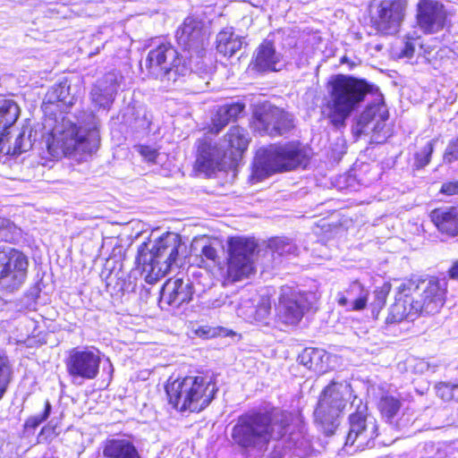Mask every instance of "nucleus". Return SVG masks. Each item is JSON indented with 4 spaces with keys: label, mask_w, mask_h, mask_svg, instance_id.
Listing matches in <instances>:
<instances>
[{
    "label": "nucleus",
    "mask_w": 458,
    "mask_h": 458,
    "mask_svg": "<svg viewBox=\"0 0 458 458\" xmlns=\"http://www.w3.org/2000/svg\"><path fill=\"white\" fill-rule=\"evenodd\" d=\"M88 127L77 126L68 118H63L48 136L46 144L50 156L58 158L64 155L75 157L77 155H90L99 146L98 121L94 115L89 116Z\"/></svg>",
    "instance_id": "1"
},
{
    "label": "nucleus",
    "mask_w": 458,
    "mask_h": 458,
    "mask_svg": "<svg viewBox=\"0 0 458 458\" xmlns=\"http://www.w3.org/2000/svg\"><path fill=\"white\" fill-rule=\"evenodd\" d=\"M444 290L437 280H403L397 286L392 313L396 319L412 317L420 312L434 314L444 305Z\"/></svg>",
    "instance_id": "2"
},
{
    "label": "nucleus",
    "mask_w": 458,
    "mask_h": 458,
    "mask_svg": "<svg viewBox=\"0 0 458 458\" xmlns=\"http://www.w3.org/2000/svg\"><path fill=\"white\" fill-rule=\"evenodd\" d=\"M288 415L273 408L265 412H252L240 418L233 437L241 445L263 449L271 439H278L286 432Z\"/></svg>",
    "instance_id": "3"
},
{
    "label": "nucleus",
    "mask_w": 458,
    "mask_h": 458,
    "mask_svg": "<svg viewBox=\"0 0 458 458\" xmlns=\"http://www.w3.org/2000/svg\"><path fill=\"white\" fill-rule=\"evenodd\" d=\"M327 89L329 98L323 106V113L333 125L339 127L364 101L370 85L364 80L337 74L330 78Z\"/></svg>",
    "instance_id": "4"
},
{
    "label": "nucleus",
    "mask_w": 458,
    "mask_h": 458,
    "mask_svg": "<svg viewBox=\"0 0 458 458\" xmlns=\"http://www.w3.org/2000/svg\"><path fill=\"white\" fill-rule=\"evenodd\" d=\"M182 248L181 236L175 233L163 234L151 248L142 243L138 250L137 262L141 266L145 281L154 284L173 267H181Z\"/></svg>",
    "instance_id": "5"
},
{
    "label": "nucleus",
    "mask_w": 458,
    "mask_h": 458,
    "mask_svg": "<svg viewBox=\"0 0 458 458\" xmlns=\"http://www.w3.org/2000/svg\"><path fill=\"white\" fill-rule=\"evenodd\" d=\"M308 157L307 150L297 141L271 144L257 151L252 177L262 181L273 174L296 169L305 165Z\"/></svg>",
    "instance_id": "6"
},
{
    "label": "nucleus",
    "mask_w": 458,
    "mask_h": 458,
    "mask_svg": "<svg viewBox=\"0 0 458 458\" xmlns=\"http://www.w3.org/2000/svg\"><path fill=\"white\" fill-rule=\"evenodd\" d=\"M169 403L180 411L199 412L211 402L215 386L202 377H186L165 386Z\"/></svg>",
    "instance_id": "7"
},
{
    "label": "nucleus",
    "mask_w": 458,
    "mask_h": 458,
    "mask_svg": "<svg viewBox=\"0 0 458 458\" xmlns=\"http://www.w3.org/2000/svg\"><path fill=\"white\" fill-rule=\"evenodd\" d=\"M29 259L21 250L11 247H0V289L14 293L26 282Z\"/></svg>",
    "instance_id": "8"
},
{
    "label": "nucleus",
    "mask_w": 458,
    "mask_h": 458,
    "mask_svg": "<svg viewBox=\"0 0 458 458\" xmlns=\"http://www.w3.org/2000/svg\"><path fill=\"white\" fill-rule=\"evenodd\" d=\"M351 386L345 382H332L322 392L314 411L316 421L322 425L334 426L335 419L351 397Z\"/></svg>",
    "instance_id": "9"
},
{
    "label": "nucleus",
    "mask_w": 458,
    "mask_h": 458,
    "mask_svg": "<svg viewBox=\"0 0 458 458\" xmlns=\"http://www.w3.org/2000/svg\"><path fill=\"white\" fill-rule=\"evenodd\" d=\"M176 39L183 53L190 58L203 57L208 40V29L205 21L196 16H188L176 30Z\"/></svg>",
    "instance_id": "10"
},
{
    "label": "nucleus",
    "mask_w": 458,
    "mask_h": 458,
    "mask_svg": "<svg viewBox=\"0 0 458 458\" xmlns=\"http://www.w3.org/2000/svg\"><path fill=\"white\" fill-rule=\"evenodd\" d=\"M253 127L261 135L283 136L293 128V116L284 109L269 104L256 108Z\"/></svg>",
    "instance_id": "11"
},
{
    "label": "nucleus",
    "mask_w": 458,
    "mask_h": 458,
    "mask_svg": "<svg viewBox=\"0 0 458 458\" xmlns=\"http://www.w3.org/2000/svg\"><path fill=\"white\" fill-rule=\"evenodd\" d=\"M213 141L208 136L199 140L195 169L199 173L210 177L216 171L225 170V161L227 150L229 149V140Z\"/></svg>",
    "instance_id": "12"
},
{
    "label": "nucleus",
    "mask_w": 458,
    "mask_h": 458,
    "mask_svg": "<svg viewBox=\"0 0 458 458\" xmlns=\"http://www.w3.org/2000/svg\"><path fill=\"white\" fill-rule=\"evenodd\" d=\"M175 57H177V50L174 47L168 42H164L148 52L145 65L148 73L155 79L167 84L174 83L188 74V68L184 65L177 66L174 72H171V68L167 69L164 66L165 59Z\"/></svg>",
    "instance_id": "13"
},
{
    "label": "nucleus",
    "mask_w": 458,
    "mask_h": 458,
    "mask_svg": "<svg viewBox=\"0 0 458 458\" xmlns=\"http://www.w3.org/2000/svg\"><path fill=\"white\" fill-rule=\"evenodd\" d=\"M101 358L98 350L74 348L65 360V368L73 384L95 379L99 373Z\"/></svg>",
    "instance_id": "14"
},
{
    "label": "nucleus",
    "mask_w": 458,
    "mask_h": 458,
    "mask_svg": "<svg viewBox=\"0 0 458 458\" xmlns=\"http://www.w3.org/2000/svg\"><path fill=\"white\" fill-rule=\"evenodd\" d=\"M231 281H241L254 273L257 243L253 239L231 236Z\"/></svg>",
    "instance_id": "15"
},
{
    "label": "nucleus",
    "mask_w": 458,
    "mask_h": 458,
    "mask_svg": "<svg viewBox=\"0 0 458 458\" xmlns=\"http://www.w3.org/2000/svg\"><path fill=\"white\" fill-rule=\"evenodd\" d=\"M314 299L310 293H302L291 286H283L277 306V318L285 325H296Z\"/></svg>",
    "instance_id": "16"
},
{
    "label": "nucleus",
    "mask_w": 458,
    "mask_h": 458,
    "mask_svg": "<svg viewBox=\"0 0 458 458\" xmlns=\"http://www.w3.org/2000/svg\"><path fill=\"white\" fill-rule=\"evenodd\" d=\"M377 422L373 416L362 412L352 414L345 445L353 448L351 452L372 447L374 440L377 437Z\"/></svg>",
    "instance_id": "17"
},
{
    "label": "nucleus",
    "mask_w": 458,
    "mask_h": 458,
    "mask_svg": "<svg viewBox=\"0 0 458 458\" xmlns=\"http://www.w3.org/2000/svg\"><path fill=\"white\" fill-rule=\"evenodd\" d=\"M405 9V0L381 1L374 18L377 30L386 35L396 33L403 21Z\"/></svg>",
    "instance_id": "18"
},
{
    "label": "nucleus",
    "mask_w": 458,
    "mask_h": 458,
    "mask_svg": "<svg viewBox=\"0 0 458 458\" xmlns=\"http://www.w3.org/2000/svg\"><path fill=\"white\" fill-rule=\"evenodd\" d=\"M447 13L441 2L420 0L417 4L416 20L419 28L425 33L433 34L443 30Z\"/></svg>",
    "instance_id": "19"
},
{
    "label": "nucleus",
    "mask_w": 458,
    "mask_h": 458,
    "mask_svg": "<svg viewBox=\"0 0 458 458\" xmlns=\"http://www.w3.org/2000/svg\"><path fill=\"white\" fill-rule=\"evenodd\" d=\"M271 310V301L267 296L259 298L255 305L250 293H243L235 307L237 316L250 323L267 325Z\"/></svg>",
    "instance_id": "20"
},
{
    "label": "nucleus",
    "mask_w": 458,
    "mask_h": 458,
    "mask_svg": "<svg viewBox=\"0 0 458 458\" xmlns=\"http://www.w3.org/2000/svg\"><path fill=\"white\" fill-rule=\"evenodd\" d=\"M193 293V286L190 279L186 281L182 278L168 280L162 288L160 302L179 308L184 303H189Z\"/></svg>",
    "instance_id": "21"
},
{
    "label": "nucleus",
    "mask_w": 458,
    "mask_h": 458,
    "mask_svg": "<svg viewBox=\"0 0 458 458\" xmlns=\"http://www.w3.org/2000/svg\"><path fill=\"white\" fill-rule=\"evenodd\" d=\"M119 74L115 72H106L93 85L90 91L91 101L98 107L109 108L114 100L118 89Z\"/></svg>",
    "instance_id": "22"
},
{
    "label": "nucleus",
    "mask_w": 458,
    "mask_h": 458,
    "mask_svg": "<svg viewBox=\"0 0 458 458\" xmlns=\"http://www.w3.org/2000/svg\"><path fill=\"white\" fill-rule=\"evenodd\" d=\"M196 264L200 267L213 268L215 275L220 276L225 286L229 278V254L221 259L218 250L212 244L201 248V255L196 259Z\"/></svg>",
    "instance_id": "23"
},
{
    "label": "nucleus",
    "mask_w": 458,
    "mask_h": 458,
    "mask_svg": "<svg viewBox=\"0 0 458 458\" xmlns=\"http://www.w3.org/2000/svg\"><path fill=\"white\" fill-rule=\"evenodd\" d=\"M253 66L259 72H276L283 66L282 55L276 52L273 43L264 40L257 48Z\"/></svg>",
    "instance_id": "24"
},
{
    "label": "nucleus",
    "mask_w": 458,
    "mask_h": 458,
    "mask_svg": "<svg viewBox=\"0 0 458 458\" xmlns=\"http://www.w3.org/2000/svg\"><path fill=\"white\" fill-rule=\"evenodd\" d=\"M432 223L437 230L449 236L458 234V207H442L430 212Z\"/></svg>",
    "instance_id": "25"
},
{
    "label": "nucleus",
    "mask_w": 458,
    "mask_h": 458,
    "mask_svg": "<svg viewBox=\"0 0 458 458\" xmlns=\"http://www.w3.org/2000/svg\"><path fill=\"white\" fill-rule=\"evenodd\" d=\"M387 119L388 110L384 103L382 95H378L361 113L359 124L366 127L369 123H374L371 129L374 131L379 132L384 127L385 121Z\"/></svg>",
    "instance_id": "26"
},
{
    "label": "nucleus",
    "mask_w": 458,
    "mask_h": 458,
    "mask_svg": "<svg viewBox=\"0 0 458 458\" xmlns=\"http://www.w3.org/2000/svg\"><path fill=\"white\" fill-rule=\"evenodd\" d=\"M369 291L358 281L352 282L345 293H339L337 302L340 306H350L352 310H363L368 301Z\"/></svg>",
    "instance_id": "27"
},
{
    "label": "nucleus",
    "mask_w": 458,
    "mask_h": 458,
    "mask_svg": "<svg viewBox=\"0 0 458 458\" xmlns=\"http://www.w3.org/2000/svg\"><path fill=\"white\" fill-rule=\"evenodd\" d=\"M78 98V91L72 90L67 80L54 85L46 94L44 101L48 104L60 103L62 106H73Z\"/></svg>",
    "instance_id": "28"
},
{
    "label": "nucleus",
    "mask_w": 458,
    "mask_h": 458,
    "mask_svg": "<svg viewBox=\"0 0 458 458\" xmlns=\"http://www.w3.org/2000/svg\"><path fill=\"white\" fill-rule=\"evenodd\" d=\"M20 112V107L14 100L0 97V140L6 136L7 130L16 123Z\"/></svg>",
    "instance_id": "29"
},
{
    "label": "nucleus",
    "mask_w": 458,
    "mask_h": 458,
    "mask_svg": "<svg viewBox=\"0 0 458 458\" xmlns=\"http://www.w3.org/2000/svg\"><path fill=\"white\" fill-rule=\"evenodd\" d=\"M231 168L238 165L244 153L247 151L250 142L246 130L239 126H231Z\"/></svg>",
    "instance_id": "30"
},
{
    "label": "nucleus",
    "mask_w": 458,
    "mask_h": 458,
    "mask_svg": "<svg viewBox=\"0 0 458 458\" xmlns=\"http://www.w3.org/2000/svg\"><path fill=\"white\" fill-rule=\"evenodd\" d=\"M301 362L310 369L325 372L327 369L328 353L318 348H306L299 357Z\"/></svg>",
    "instance_id": "31"
},
{
    "label": "nucleus",
    "mask_w": 458,
    "mask_h": 458,
    "mask_svg": "<svg viewBox=\"0 0 458 458\" xmlns=\"http://www.w3.org/2000/svg\"><path fill=\"white\" fill-rule=\"evenodd\" d=\"M401 406L399 398L392 394L383 395L378 403L382 416L389 421L398 415Z\"/></svg>",
    "instance_id": "32"
},
{
    "label": "nucleus",
    "mask_w": 458,
    "mask_h": 458,
    "mask_svg": "<svg viewBox=\"0 0 458 458\" xmlns=\"http://www.w3.org/2000/svg\"><path fill=\"white\" fill-rule=\"evenodd\" d=\"M13 369L7 356L0 354V400L6 392L11 381Z\"/></svg>",
    "instance_id": "33"
},
{
    "label": "nucleus",
    "mask_w": 458,
    "mask_h": 458,
    "mask_svg": "<svg viewBox=\"0 0 458 458\" xmlns=\"http://www.w3.org/2000/svg\"><path fill=\"white\" fill-rule=\"evenodd\" d=\"M32 130L24 127L15 139L13 154H21L30 150L32 147Z\"/></svg>",
    "instance_id": "34"
},
{
    "label": "nucleus",
    "mask_w": 458,
    "mask_h": 458,
    "mask_svg": "<svg viewBox=\"0 0 458 458\" xmlns=\"http://www.w3.org/2000/svg\"><path fill=\"white\" fill-rule=\"evenodd\" d=\"M296 250V246L292 242L284 239H275L270 242L267 253L269 255L276 253L278 256H284L287 254H294Z\"/></svg>",
    "instance_id": "35"
},
{
    "label": "nucleus",
    "mask_w": 458,
    "mask_h": 458,
    "mask_svg": "<svg viewBox=\"0 0 458 458\" xmlns=\"http://www.w3.org/2000/svg\"><path fill=\"white\" fill-rule=\"evenodd\" d=\"M194 334L203 339H210L218 336L229 335V329L224 327L199 326L194 330Z\"/></svg>",
    "instance_id": "36"
},
{
    "label": "nucleus",
    "mask_w": 458,
    "mask_h": 458,
    "mask_svg": "<svg viewBox=\"0 0 458 458\" xmlns=\"http://www.w3.org/2000/svg\"><path fill=\"white\" fill-rule=\"evenodd\" d=\"M229 123V105H225L218 108L212 117L211 134H217Z\"/></svg>",
    "instance_id": "37"
},
{
    "label": "nucleus",
    "mask_w": 458,
    "mask_h": 458,
    "mask_svg": "<svg viewBox=\"0 0 458 458\" xmlns=\"http://www.w3.org/2000/svg\"><path fill=\"white\" fill-rule=\"evenodd\" d=\"M435 142V140H428L426 145L415 154V165L418 168H422L429 163Z\"/></svg>",
    "instance_id": "38"
},
{
    "label": "nucleus",
    "mask_w": 458,
    "mask_h": 458,
    "mask_svg": "<svg viewBox=\"0 0 458 458\" xmlns=\"http://www.w3.org/2000/svg\"><path fill=\"white\" fill-rule=\"evenodd\" d=\"M52 411V406L48 400L45 402V408L41 414L34 415L30 417L25 421V428L26 429H35L37 428L42 422L47 420Z\"/></svg>",
    "instance_id": "39"
},
{
    "label": "nucleus",
    "mask_w": 458,
    "mask_h": 458,
    "mask_svg": "<svg viewBox=\"0 0 458 458\" xmlns=\"http://www.w3.org/2000/svg\"><path fill=\"white\" fill-rule=\"evenodd\" d=\"M437 396L445 401H458V385H450L446 383H439L436 386Z\"/></svg>",
    "instance_id": "40"
},
{
    "label": "nucleus",
    "mask_w": 458,
    "mask_h": 458,
    "mask_svg": "<svg viewBox=\"0 0 458 458\" xmlns=\"http://www.w3.org/2000/svg\"><path fill=\"white\" fill-rule=\"evenodd\" d=\"M193 62L192 58H190V55L184 53V55H180L177 52V57L171 58V59H165V63L164 64V66H166L167 69L171 68V71L173 72L176 69L178 66L184 65L188 68V74L191 72V63Z\"/></svg>",
    "instance_id": "41"
},
{
    "label": "nucleus",
    "mask_w": 458,
    "mask_h": 458,
    "mask_svg": "<svg viewBox=\"0 0 458 458\" xmlns=\"http://www.w3.org/2000/svg\"><path fill=\"white\" fill-rule=\"evenodd\" d=\"M216 50L222 57L226 58L229 44V32L223 29L216 36Z\"/></svg>",
    "instance_id": "42"
},
{
    "label": "nucleus",
    "mask_w": 458,
    "mask_h": 458,
    "mask_svg": "<svg viewBox=\"0 0 458 458\" xmlns=\"http://www.w3.org/2000/svg\"><path fill=\"white\" fill-rule=\"evenodd\" d=\"M421 43L419 38L407 37L404 47L401 52V56L410 58L414 55L417 47H420Z\"/></svg>",
    "instance_id": "43"
},
{
    "label": "nucleus",
    "mask_w": 458,
    "mask_h": 458,
    "mask_svg": "<svg viewBox=\"0 0 458 458\" xmlns=\"http://www.w3.org/2000/svg\"><path fill=\"white\" fill-rule=\"evenodd\" d=\"M389 292V286L384 285L380 289L375 291V301L373 302L374 309H382L386 303V296Z\"/></svg>",
    "instance_id": "44"
},
{
    "label": "nucleus",
    "mask_w": 458,
    "mask_h": 458,
    "mask_svg": "<svg viewBox=\"0 0 458 458\" xmlns=\"http://www.w3.org/2000/svg\"><path fill=\"white\" fill-rule=\"evenodd\" d=\"M456 159H458V138L448 144L444 155V160L447 163Z\"/></svg>",
    "instance_id": "45"
},
{
    "label": "nucleus",
    "mask_w": 458,
    "mask_h": 458,
    "mask_svg": "<svg viewBox=\"0 0 458 458\" xmlns=\"http://www.w3.org/2000/svg\"><path fill=\"white\" fill-rule=\"evenodd\" d=\"M139 152L148 162L156 163V159L158 156V152L156 148L149 146H140Z\"/></svg>",
    "instance_id": "46"
},
{
    "label": "nucleus",
    "mask_w": 458,
    "mask_h": 458,
    "mask_svg": "<svg viewBox=\"0 0 458 458\" xmlns=\"http://www.w3.org/2000/svg\"><path fill=\"white\" fill-rule=\"evenodd\" d=\"M413 368L414 370L419 373L434 372L436 370V366H431L430 363L425 360H416Z\"/></svg>",
    "instance_id": "47"
},
{
    "label": "nucleus",
    "mask_w": 458,
    "mask_h": 458,
    "mask_svg": "<svg viewBox=\"0 0 458 458\" xmlns=\"http://www.w3.org/2000/svg\"><path fill=\"white\" fill-rule=\"evenodd\" d=\"M245 105L239 99L234 100L231 98V119L233 117H239L244 112Z\"/></svg>",
    "instance_id": "48"
},
{
    "label": "nucleus",
    "mask_w": 458,
    "mask_h": 458,
    "mask_svg": "<svg viewBox=\"0 0 458 458\" xmlns=\"http://www.w3.org/2000/svg\"><path fill=\"white\" fill-rule=\"evenodd\" d=\"M17 230L16 225L7 218L0 216V231L14 233Z\"/></svg>",
    "instance_id": "49"
},
{
    "label": "nucleus",
    "mask_w": 458,
    "mask_h": 458,
    "mask_svg": "<svg viewBox=\"0 0 458 458\" xmlns=\"http://www.w3.org/2000/svg\"><path fill=\"white\" fill-rule=\"evenodd\" d=\"M441 192L447 195L458 194V181L443 184Z\"/></svg>",
    "instance_id": "50"
},
{
    "label": "nucleus",
    "mask_w": 458,
    "mask_h": 458,
    "mask_svg": "<svg viewBox=\"0 0 458 458\" xmlns=\"http://www.w3.org/2000/svg\"><path fill=\"white\" fill-rule=\"evenodd\" d=\"M244 43L245 41L242 37L237 36L235 38H233V33H231V55L240 50Z\"/></svg>",
    "instance_id": "51"
},
{
    "label": "nucleus",
    "mask_w": 458,
    "mask_h": 458,
    "mask_svg": "<svg viewBox=\"0 0 458 458\" xmlns=\"http://www.w3.org/2000/svg\"><path fill=\"white\" fill-rule=\"evenodd\" d=\"M149 125V121L146 117V114H143V117L139 121H136L135 127L136 128H148Z\"/></svg>",
    "instance_id": "52"
},
{
    "label": "nucleus",
    "mask_w": 458,
    "mask_h": 458,
    "mask_svg": "<svg viewBox=\"0 0 458 458\" xmlns=\"http://www.w3.org/2000/svg\"><path fill=\"white\" fill-rule=\"evenodd\" d=\"M449 275L451 278L458 280V261L452 266Z\"/></svg>",
    "instance_id": "53"
},
{
    "label": "nucleus",
    "mask_w": 458,
    "mask_h": 458,
    "mask_svg": "<svg viewBox=\"0 0 458 458\" xmlns=\"http://www.w3.org/2000/svg\"><path fill=\"white\" fill-rule=\"evenodd\" d=\"M227 298V294H225L224 300H215L211 302V305L213 308H219L222 304L225 302V300Z\"/></svg>",
    "instance_id": "54"
},
{
    "label": "nucleus",
    "mask_w": 458,
    "mask_h": 458,
    "mask_svg": "<svg viewBox=\"0 0 458 458\" xmlns=\"http://www.w3.org/2000/svg\"><path fill=\"white\" fill-rule=\"evenodd\" d=\"M231 336L234 335V333L231 330L230 331Z\"/></svg>",
    "instance_id": "55"
},
{
    "label": "nucleus",
    "mask_w": 458,
    "mask_h": 458,
    "mask_svg": "<svg viewBox=\"0 0 458 458\" xmlns=\"http://www.w3.org/2000/svg\"><path fill=\"white\" fill-rule=\"evenodd\" d=\"M3 237H4L5 240H7V234H4Z\"/></svg>",
    "instance_id": "56"
}]
</instances>
